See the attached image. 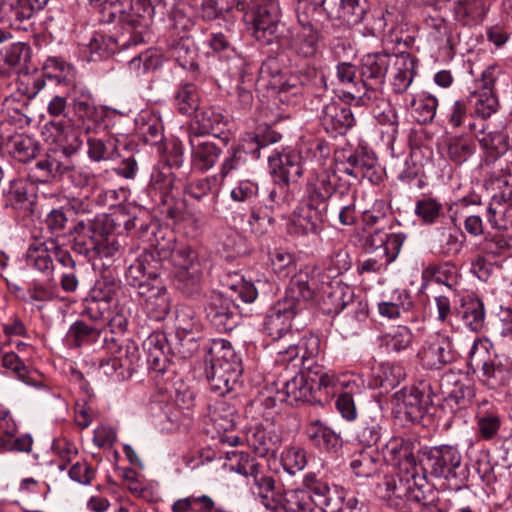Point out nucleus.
Instances as JSON below:
<instances>
[{"label":"nucleus","mask_w":512,"mask_h":512,"mask_svg":"<svg viewBox=\"0 0 512 512\" xmlns=\"http://www.w3.org/2000/svg\"><path fill=\"white\" fill-rule=\"evenodd\" d=\"M101 334L102 330L97 326L79 320L70 326L66 334V341L71 347L78 348L97 342Z\"/></svg>","instance_id":"nucleus-38"},{"label":"nucleus","mask_w":512,"mask_h":512,"mask_svg":"<svg viewBox=\"0 0 512 512\" xmlns=\"http://www.w3.org/2000/svg\"><path fill=\"white\" fill-rule=\"evenodd\" d=\"M313 386L304 370L283 384V390L278 392L279 400L291 406L308 402L311 399Z\"/></svg>","instance_id":"nucleus-28"},{"label":"nucleus","mask_w":512,"mask_h":512,"mask_svg":"<svg viewBox=\"0 0 512 512\" xmlns=\"http://www.w3.org/2000/svg\"><path fill=\"white\" fill-rule=\"evenodd\" d=\"M25 259L27 266L47 276L52 275L54 265L49 241H34L31 243L27 249Z\"/></svg>","instance_id":"nucleus-34"},{"label":"nucleus","mask_w":512,"mask_h":512,"mask_svg":"<svg viewBox=\"0 0 512 512\" xmlns=\"http://www.w3.org/2000/svg\"><path fill=\"white\" fill-rule=\"evenodd\" d=\"M246 442L258 456L273 457L281 446L282 437L272 425L257 424L247 429Z\"/></svg>","instance_id":"nucleus-18"},{"label":"nucleus","mask_w":512,"mask_h":512,"mask_svg":"<svg viewBox=\"0 0 512 512\" xmlns=\"http://www.w3.org/2000/svg\"><path fill=\"white\" fill-rule=\"evenodd\" d=\"M342 159L338 158L339 171L346 173L356 179L367 178L370 181L379 180L377 174L378 161L372 154L364 150L350 152L347 156L342 155Z\"/></svg>","instance_id":"nucleus-16"},{"label":"nucleus","mask_w":512,"mask_h":512,"mask_svg":"<svg viewBox=\"0 0 512 512\" xmlns=\"http://www.w3.org/2000/svg\"><path fill=\"white\" fill-rule=\"evenodd\" d=\"M351 264V258L347 249L343 246L335 247L327 257L326 271L328 274L323 276V278H338V276L350 269Z\"/></svg>","instance_id":"nucleus-52"},{"label":"nucleus","mask_w":512,"mask_h":512,"mask_svg":"<svg viewBox=\"0 0 512 512\" xmlns=\"http://www.w3.org/2000/svg\"><path fill=\"white\" fill-rule=\"evenodd\" d=\"M271 266L276 275L286 278L295 269L294 256L288 252L275 250L270 256Z\"/></svg>","instance_id":"nucleus-61"},{"label":"nucleus","mask_w":512,"mask_h":512,"mask_svg":"<svg viewBox=\"0 0 512 512\" xmlns=\"http://www.w3.org/2000/svg\"><path fill=\"white\" fill-rule=\"evenodd\" d=\"M396 73L393 76L392 88L397 94L404 93L411 85L416 75L417 60L410 54L394 55Z\"/></svg>","instance_id":"nucleus-32"},{"label":"nucleus","mask_w":512,"mask_h":512,"mask_svg":"<svg viewBox=\"0 0 512 512\" xmlns=\"http://www.w3.org/2000/svg\"><path fill=\"white\" fill-rule=\"evenodd\" d=\"M39 144L27 135H17L10 140L11 156L23 163H26L37 156Z\"/></svg>","instance_id":"nucleus-47"},{"label":"nucleus","mask_w":512,"mask_h":512,"mask_svg":"<svg viewBox=\"0 0 512 512\" xmlns=\"http://www.w3.org/2000/svg\"><path fill=\"white\" fill-rule=\"evenodd\" d=\"M201 324L189 308L180 309L176 315V335L199 333Z\"/></svg>","instance_id":"nucleus-63"},{"label":"nucleus","mask_w":512,"mask_h":512,"mask_svg":"<svg viewBox=\"0 0 512 512\" xmlns=\"http://www.w3.org/2000/svg\"><path fill=\"white\" fill-rule=\"evenodd\" d=\"M320 39L321 33L314 25L309 22L301 23L290 40L286 37L282 46L288 45L297 56L308 59L318 53Z\"/></svg>","instance_id":"nucleus-24"},{"label":"nucleus","mask_w":512,"mask_h":512,"mask_svg":"<svg viewBox=\"0 0 512 512\" xmlns=\"http://www.w3.org/2000/svg\"><path fill=\"white\" fill-rule=\"evenodd\" d=\"M414 444L409 439L404 438H393L391 439L385 448V456L389 457L391 461L398 464L402 460H405L408 464L415 463V457L413 454Z\"/></svg>","instance_id":"nucleus-53"},{"label":"nucleus","mask_w":512,"mask_h":512,"mask_svg":"<svg viewBox=\"0 0 512 512\" xmlns=\"http://www.w3.org/2000/svg\"><path fill=\"white\" fill-rule=\"evenodd\" d=\"M228 122V115L224 114L222 108L215 106L204 107L196 113L195 120L190 125L188 132L201 135L211 133L218 137Z\"/></svg>","instance_id":"nucleus-26"},{"label":"nucleus","mask_w":512,"mask_h":512,"mask_svg":"<svg viewBox=\"0 0 512 512\" xmlns=\"http://www.w3.org/2000/svg\"><path fill=\"white\" fill-rule=\"evenodd\" d=\"M206 318L219 332L233 330L239 322L238 306L232 295L213 292L205 307Z\"/></svg>","instance_id":"nucleus-13"},{"label":"nucleus","mask_w":512,"mask_h":512,"mask_svg":"<svg viewBox=\"0 0 512 512\" xmlns=\"http://www.w3.org/2000/svg\"><path fill=\"white\" fill-rule=\"evenodd\" d=\"M174 185V176L169 168L166 170L154 169L151 173L149 189L155 194H159L160 202L168 204L169 194Z\"/></svg>","instance_id":"nucleus-54"},{"label":"nucleus","mask_w":512,"mask_h":512,"mask_svg":"<svg viewBox=\"0 0 512 512\" xmlns=\"http://www.w3.org/2000/svg\"><path fill=\"white\" fill-rule=\"evenodd\" d=\"M173 104L176 110L184 116H191L197 112L200 105V93L197 86L190 82L179 84L173 96Z\"/></svg>","instance_id":"nucleus-35"},{"label":"nucleus","mask_w":512,"mask_h":512,"mask_svg":"<svg viewBox=\"0 0 512 512\" xmlns=\"http://www.w3.org/2000/svg\"><path fill=\"white\" fill-rule=\"evenodd\" d=\"M87 154L94 162L112 160L116 156V145L112 139H102L94 136L87 138Z\"/></svg>","instance_id":"nucleus-51"},{"label":"nucleus","mask_w":512,"mask_h":512,"mask_svg":"<svg viewBox=\"0 0 512 512\" xmlns=\"http://www.w3.org/2000/svg\"><path fill=\"white\" fill-rule=\"evenodd\" d=\"M188 134L192 166L202 172L208 171L218 161L222 153L221 148L207 139L205 135L191 132Z\"/></svg>","instance_id":"nucleus-20"},{"label":"nucleus","mask_w":512,"mask_h":512,"mask_svg":"<svg viewBox=\"0 0 512 512\" xmlns=\"http://www.w3.org/2000/svg\"><path fill=\"white\" fill-rule=\"evenodd\" d=\"M457 269L456 266L451 262L444 263H431L428 264L422 270V279L425 282H429L431 280L436 281L437 283L444 284L447 286H451L450 282L454 281L456 277Z\"/></svg>","instance_id":"nucleus-50"},{"label":"nucleus","mask_w":512,"mask_h":512,"mask_svg":"<svg viewBox=\"0 0 512 512\" xmlns=\"http://www.w3.org/2000/svg\"><path fill=\"white\" fill-rule=\"evenodd\" d=\"M405 240L406 235L403 233H387L383 229H375L365 237L364 249L369 253L380 251V255L387 257V262H393Z\"/></svg>","instance_id":"nucleus-19"},{"label":"nucleus","mask_w":512,"mask_h":512,"mask_svg":"<svg viewBox=\"0 0 512 512\" xmlns=\"http://www.w3.org/2000/svg\"><path fill=\"white\" fill-rule=\"evenodd\" d=\"M33 6L27 0H1L0 20L10 26L18 25L34 16Z\"/></svg>","instance_id":"nucleus-36"},{"label":"nucleus","mask_w":512,"mask_h":512,"mask_svg":"<svg viewBox=\"0 0 512 512\" xmlns=\"http://www.w3.org/2000/svg\"><path fill=\"white\" fill-rule=\"evenodd\" d=\"M433 391L426 382L403 388L394 395L398 413H403L412 423L420 421L433 405Z\"/></svg>","instance_id":"nucleus-12"},{"label":"nucleus","mask_w":512,"mask_h":512,"mask_svg":"<svg viewBox=\"0 0 512 512\" xmlns=\"http://www.w3.org/2000/svg\"><path fill=\"white\" fill-rule=\"evenodd\" d=\"M259 193V185L255 180H239L230 192V197L235 202H253Z\"/></svg>","instance_id":"nucleus-60"},{"label":"nucleus","mask_w":512,"mask_h":512,"mask_svg":"<svg viewBox=\"0 0 512 512\" xmlns=\"http://www.w3.org/2000/svg\"><path fill=\"white\" fill-rule=\"evenodd\" d=\"M31 184L23 179H14L9 183L8 189L4 190V205L15 211H29L34 203V195L29 193Z\"/></svg>","instance_id":"nucleus-30"},{"label":"nucleus","mask_w":512,"mask_h":512,"mask_svg":"<svg viewBox=\"0 0 512 512\" xmlns=\"http://www.w3.org/2000/svg\"><path fill=\"white\" fill-rule=\"evenodd\" d=\"M469 103L472 115L487 119L498 111L499 101L493 90H477L471 93Z\"/></svg>","instance_id":"nucleus-40"},{"label":"nucleus","mask_w":512,"mask_h":512,"mask_svg":"<svg viewBox=\"0 0 512 512\" xmlns=\"http://www.w3.org/2000/svg\"><path fill=\"white\" fill-rule=\"evenodd\" d=\"M426 469L436 478L446 480L459 477L462 455L455 445L442 444L426 447L422 450Z\"/></svg>","instance_id":"nucleus-11"},{"label":"nucleus","mask_w":512,"mask_h":512,"mask_svg":"<svg viewBox=\"0 0 512 512\" xmlns=\"http://www.w3.org/2000/svg\"><path fill=\"white\" fill-rule=\"evenodd\" d=\"M170 258L176 287L187 296L197 293L200 290L201 270L196 251L189 246H180L171 251Z\"/></svg>","instance_id":"nucleus-10"},{"label":"nucleus","mask_w":512,"mask_h":512,"mask_svg":"<svg viewBox=\"0 0 512 512\" xmlns=\"http://www.w3.org/2000/svg\"><path fill=\"white\" fill-rule=\"evenodd\" d=\"M249 153H251V150L245 148L244 140H242L240 145L231 147L220 167L221 179H225L232 171L243 168L247 162V155Z\"/></svg>","instance_id":"nucleus-56"},{"label":"nucleus","mask_w":512,"mask_h":512,"mask_svg":"<svg viewBox=\"0 0 512 512\" xmlns=\"http://www.w3.org/2000/svg\"><path fill=\"white\" fill-rule=\"evenodd\" d=\"M394 55L386 52H375L365 54L361 58L359 75L363 93H361L360 88H357V93H349L352 99L366 105L378 97L385 83L390 64L394 60Z\"/></svg>","instance_id":"nucleus-8"},{"label":"nucleus","mask_w":512,"mask_h":512,"mask_svg":"<svg viewBox=\"0 0 512 512\" xmlns=\"http://www.w3.org/2000/svg\"><path fill=\"white\" fill-rule=\"evenodd\" d=\"M413 341V333L407 326L398 325L379 337L381 346L388 350L400 352L410 347Z\"/></svg>","instance_id":"nucleus-43"},{"label":"nucleus","mask_w":512,"mask_h":512,"mask_svg":"<svg viewBox=\"0 0 512 512\" xmlns=\"http://www.w3.org/2000/svg\"><path fill=\"white\" fill-rule=\"evenodd\" d=\"M405 376V370L400 364L384 362L379 365L376 380L381 388L389 391L397 387Z\"/></svg>","instance_id":"nucleus-48"},{"label":"nucleus","mask_w":512,"mask_h":512,"mask_svg":"<svg viewBox=\"0 0 512 512\" xmlns=\"http://www.w3.org/2000/svg\"><path fill=\"white\" fill-rule=\"evenodd\" d=\"M104 346L111 357L117 361L127 373L132 375L140 360L139 348L135 342L129 339H119L114 335L104 336Z\"/></svg>","instance_id":"nucleus-21"},{"label":"nucleus","mask_w":512,"mask_h":512,"mask_svg":"<svg viewBox=\"0 0 512 512\" xmlns=\"http://www.w3.org/2000/svg\"><path fill=\"white\" fill-rule=\"evenodd\" d=\"M456 17L464 25L480 22L486 14L484 0H461L456 7Z\"/></svg>","instance_id":"nucleus-49"},{"label":"nucleus","mask_w":512,"mask_h":512,"mask_svg":"<svg viewBox=\"0 0 512 512\" xmlns=\"http://www.w3.org/2000/svg\"><path fill=\"white\" fill-rule=\"evenodd\" d=\"M475 148L473 138L467 134L448 136L445 140L448 158L458 165L466 162L475 152Z\"/></svg>","instance_id":"nucleus-37"},{"label":"nucleus","mask_w":512,"mask_h":512,"mask_svg":"<svg viewBox=\"0 0 512 512\" xmlns=\"http://www.w3.org/2000/svg\"><path fill=\"white\" fill-rule=\"evenodd\" d=\"M159 263L152 252H143L128 267L125 277L130 286L137 287L138 293L147 299L161 298L164 302L166 289L158 279Z\"/></svg>","instance_id":"nucleus-9"},{"label":"nucleus","mask_w":512,"mask_h":512,"mask_svg":"<svg viewBox=\"0 0 512 512\" xmlns=\"http://www.w3.org/2000/svg\"><path fill=\"white\" fill-rule=\"evenodd\" d=\"M206 378L211 391L224 396L238 385L243 372L241 359L231 343L225 339H213L206 348Z\"/></svg>","instance_id":"nucleus-4"},{"label":"nucleus","mask_w":512,"mask_h":512,"mask_svg":"<svg viewBox=\"0 0 512 512\" xmlns=\"http://www.w3.org/2000/svg\"><path fill=\"white\" fill-rule=\"evenodd\" d=\"M477 139L482 148L493 158L503 155L510 148L509 137L503 131L486 133L483 129Z\"/></svg>","instance_id":"nucleus-45"},{"label":"nucleus","mask_w":512,"mask_h":512,"mask_svg":"<svg viewBox=\"0 0 512 512\" xmlns=\"http://www.w3.org/2000/svg\"><path fill=\"white\" fill-rule=\"evenodd\" d=\"M442 204L431 197H423L415 204V214L426 224H433L442 212Z\"/></svg>","instance_id":"nucleus-59"},{"label":"nucleus","mask_w":512,"mask_h":512,"mask_svg":"<svg viewBox=\"0 0 512 512\" xmlns=\"http://www.w3.org/2000/svg\"><path fill=\"white\" fill-rule=\"evenodd\" d=\"M419 355L423 366L428 369H440L456 359L452 338L440 333L425 343Z\"/></svg>","instance_id":"nucleus-15"},{"label":"nucleus","mask_w":512,"mask_h":512,"mask_svg":"<svg viewBox=\"0 0 512 512\" xmlns=\"http://www.w3.org/2000/svg\"><path fill=\"white\" fill-rule=\"evenodd\" d=\"M512 376V358L505 354H494L482 364L479 380L489 389L506 386Z\"/></svg>","instance_id":"nucleus-17"},{"label":"nucleus","mask_w":512,"mask_h":512,"mask_svg":"<svg viewBox=\"0 0 512 512\" xmlns=\"http://www.w3.org/2000/svg\"><path fill=\"white\" fill-rule=\"evenodd\" d=\"M89 5L107 24L119 23L131 34L135 44L150 38V27L155 13L152 2L146 0H88Z\"/></svg>","instance_id":"nucleus-1"},{"label":"nucleus","mask_w":512,"mask_h":512,"mask_svg":"<svg viewBox=\"0 0 512 512\" xmlns=\"http://www.w3.org/2000/svg\"><path fill=\"white\" fill-rule=\"evenodd\" d=\"M43 69L44 76L54 80L58 85L69 86L73 82L74 68L60 58H48Z\"/></svg>","instance_id":"nucleus-44"},{"label":"nucleus","mask_w":512,"mask_h":512,"mask_svg":"<svg viewBox=\"0 0 512 512\" xmlns=\"http://www.w3.org/2000/svg\"><path fill=\"white\" fill-rule=\"evenodd\" d=\"M379 460L380 457L377 450L367 447L354 456L350 467L358 477H371L378 471Z\"/></svg>","instance_id":"nucleus-42"},{"label":"nucleus","mask_w":512,"mask_h":512,"mask_svg":"<svg viewBox=\"0 0 512 512\" xmlns=\"http://www.w3.org/2000/svg\"><path fill=\"white\" fill-rule=\"evenodd\" d=\"M303 486L304 489L284 492L280 504L286 512H336L339 509L329 486L315 473L304 475Z\"/></svg>","instance_id":"nucleus-6"},{"label":"nucleus","mask_w":512,"mask_h":512,"mask_svg":"<svg viewBox=\"0 0 512 512\" xmlns=\"http://www.w3.org/2000/svg\"><path fill=\"white\" fill-rule=\"evenodd\" d=\"M384 416L378 405L369 407L357 431L358 440L367 447H373L381 438Z\"/></svg>","instance_id":"nucleus-29"},{"label":"nucleus","mask_w":512,"mask_h":512,"mask_svg":"<svg viewBox=\"0 0 512 512\" xmlns=\"http://www.w3.org/2000/svg\"><path fill=\"white\" fill-rule=\"evenodd\" d=\"M283 469L294 475L307 465V453L301 447H288L281 454Z\"/></svg>","instance_id":"nucleus-58"},{"label":"nucleus","mask_w":512,"mask_h":512,"mask_svg":"<svg viewBox=\"0 0 512 512\" xmlns=\"http://www.w3.org/2000/svg\"><path fill=\"white\" fill-rule=\"evenodd\" d=\"M293 201V194L290 192L289 184L275 180L269 189L267 198L264 200L266 209L282 216L290 207Z\"/></svg>","instance_id":"nucleus-39"},{"label":"nucleus","mask_w":512,"mask_h":512,"mask_svg":"<svg viewBox=\"0 0 512 512\" xmlns=\"http://www.w3.org/2000/svg\"><path fill=\"white\" fill-rule=\"evenodd\" d=\"M462 320L471 331L478 332L484 326V304L478 298L468 297L462 300L459 310Z\"/></svg>","instance_id":"nucleus-41"},{"label":"nucleus","mask_w":512,"mask_h":512,"mask_svg":"<svg viewBox=\"0 0 512 512\" xmlns=\"http://www.w3.org/2000/svg\"><path fill=\"white\" fill-rule=\"evenodd\" d=\"M280 139L281 134L270 127H265L262 131L254 135H248L243 140L245 141V148H249L253 157L258 159L261 149L270 144L277 143Z\"/></svg>","instance_id":"nucleus-57"},{"label":"nucleus","mask_w":512,"mask_h":512,"mask_svg":"<svg viewBox=\"0 0 512 512\" xmlns=\"http://www.w3.org/2000/svg\"><path fill=\"white\" fill-rule=\"evenodd\" d=\"M170 54L183 68H195L197 66L194 62L196 49L193 41L188 37L173 41L170 45Z\"/></svg>","instance_id":"nucleus-55"},{"label":"nucleus","mask_w":512,"mask_h":512,"mask_svg":"<svg viewBox=\"0 0 512 512\" xmlns=\"http://www.w3.org/2000/svg\"><path fill=\"white\" fill-rule=\"evenodd\" d=\"M129 37L124 39L121 37L120 39H115L112 36H107L103 34L94 35L87 45V50L89 52V60L97 61L103 58L109 57L111 54L115 53L118 47H128L131 45H136L131 41V34L127 31Z\"/></svg>","instance_id":"nucleus-31"},{"label":"nucleus","mask_w":512,"mask_h":512,"mask_svg":"<svg viewBox=\"0 0 512 512\" xmlns=\"http://www.w3.org/2000/svg\"><path fill=\"white\" fill-rule=\"evenodd\" d=\"M335 192V175L326 170L313 173L306 184L307 203L319 207L327 206L326 202Z\"/></svg>","instance_id":"nucleus-27"},{"label":"nucleus","mask_w":512,"mask_h":512,"mask_svg":"<svg viewBox=\"0 0 512 512\" xmlns=\"http://www.w3.org/2000/svg\"><path fill=\"white\" fill-rule=\"evenodd\" d=\"M327 206L319 207L310 203L300 206L288 224V233L292 236H319L324 230Z\"/></svg>","instance_id":"nucleus-14"},{"label":"nucleus","mask_w":512,"mask_h":512,"mask_svg":"<svg viewBox=\"0 0 512 512\" xmlns=\"http://www.w3.org/2000/svg\"><path fill=\"white\" fill-rule=\"evenodd\" d=\"M52 135L56 146L47 150L37 160L32 171L41 182L61 180L73 168L71 158L82 148L83 142L75 128L63 121H51Z\"/></svg>","instance_id":"nucleus-2"},{"label":"nucleus","mask_w":512,"mask_h":512,"mask_svg":"<svg viewBox=\"0 0 512 512\" xmlns=\"http://www.w3.org/2000/svg\"><path fill=\"white\" fill-rule=\"evenodd\" d=\"M320 121L327 133L342 135L354 125L355 119L350 107L332 101L323 107Z\"/></svg>","instance_id":"nucleus-23"},{"label":"nucleus","mask_w":512,"mask_h":512,"mask_svg":"<svg viewBox=\"0 0 512 512\" xmlns=\"http://www.w3.org/2000/svg\"><path fill=\"white\" fill-rule=\"evenodd\" d=\"M271 172L277 181L289 184L296 182L303 173L300 155L289 151L276 156H268Z\"/></svg>","instance_id":"nucleus-25"},{"label":"nucleus","mask_w":512,"mask_h":512,"mask_svg":"<svg viewBox=\"0 0 512 512\" xmlns=\"http://www.w3.org/2000/svg\"><path fill=\"white\" fill-rule=\"evenodd\" d=\"M501 420L497 413L490 412L477 416V427L480 435L485 440L492 439L499 431Z\"/></svg>","instance_id":"nucleus-64"},{"label":"nucleus","mask_w":512,"mask_h":512,"mask_svg":"<svg viewBox=\"0 0 512 512\" xmlns=\"http://www.w3.org/2000/svg\"><path fill=\"white\" fill-rule=\"evenodd\" d=\"M252 11V35L263 45L285 43L289 30L281 22V10L276 0H256Z\"/></svg>","instance_id":"nucleus-7"},{"label":"nucleus","mask_w":512,"mask_h":512,"mask_svg":"<svg viewBox=\"0 0 512 512\" xmlns=\"http://www.w3.org/2000/svg\"><path fill=\"white\" fill-rule=\"evenodd\" d=\"M73 249L89 259L113 257L120 249V243L106 226L105 218L81 220L70 231Z\"/></svg>","instance_id":"nucleus-5"},{"label":"nucleus","mask_w":512,"mask_h":512,"mask_svg":"<svg viewBox=\"0 0 512 512\" xmlns=\"http://www.w3.org/2000/svg\"><path fill=\"white\" fill-rule=\"evenodd\" d=\"M307 438L316 447L335 451L341 446V439L331 428L320 420L311 421L305 430Z\"/></svg>","instance_id":"nucleus-33"},{"label":"nucleus","mask_w":512,"mask_h":512,"mask_svg":"<svg viewBox=\"0 0 512 512\" xmlns=\"http://www.w3.org/2000/svg\"><path fill=\"white\" fill-rule=\"evenodd\" d=\"M314 296V288L310 286L308 275H294L286 290L285 298L275 305L265 317L264 331L272 339L281 338L290 331L292 320L307 308L308 300Z\"/></svg>","instance_id":"nucleus-3"},{"label":"nucleus","mask_w":512,"mask_h":512,"mask_svg":"<svg viewBox=\"0 0 512 512\" xmlns=\"http://www.w3.org/2000/svg\"><path fill=\"white\" fill-rule=\"evenodd\" d=\"M316 293L314 282L310 283ZM317 291L325 303L330 305L329 311L339 313L353 300V290L338 278H323Z\"/></svg>","instance_id":"nucleus-22"},{"label":"nucleus","mask_w":512,"mask_h":512,"mask_svg":"<svg viewBox=\"0 0 512 512\" xmlns=\"http://www.w3.org/2000/svg\"><path fill=\"white\" fill-rule=\"evenodd\" d=\"M161 64L160 54L148 49L138 56L132 58L127 65V69L132 77H141L149 71L155 70Z\"/></svg>","instance_id":"nucleus-46"},{"label":"nucleus","mask_w":512,"mask_h":512,"mask_svg":"<svg viewBox=\"0 0 512 512\" xmlns=\"http://www.w3.org/2000/svg\"><path fill=\"white\" fill-rule=\"evenodd\" d=\"M302 370H305V365H314L313 359L320 352V338L316 335L310 334L301 338L298 344Z\"/></svg>","instance_id":"nucleus-62"}]
</instances>
